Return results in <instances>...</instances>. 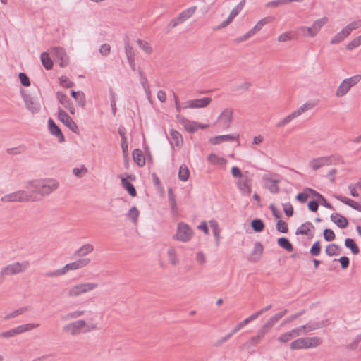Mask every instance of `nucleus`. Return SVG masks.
Here are the masks:
<instances>
[{
    "label": "nucleus",
    "instance_id": "obj_1",
    "mask_svg": "<svg viewBox=\"0 0 361 361\" xmlns=\"http://www.w3.org/2000/svg\"><path fill=\"white\" fill-rule=\"evenodd\" d=\"M59 187V183L56 180H33L30 182V187L27 188L30 195L32 197L37 199L30 200V201H39L45 196L51 194Z\"/></svg>",
    "mask_w": 361,
    "mask_h": 361
},
{
    "label": "nucleus",
    "instance_id": "obj_2",
    "mask_svg": "<svg viewBox=\"0 0 361 361\" xmlns=\"http://www.w3.org/2000/svg\"><path fill=\"white\" fill-rule=\"evenodd\" d=\"M29 266V262L24 261L21 263L15 262L4 267L0 271V283L3 282L4 276L21 273L27 269Z\"/></svg>",
    "mask_w": 361,
    "mask_h": 361
},
{
    "label": "nucleus",
    "instance_id": "obj_3",
    "mask_svg": "<svg viewBox=\"0 0 361 361\" xmlns=\"http://www.w3.org/2000/svg\"><path fill=\"white\" fill-rule=\"evenodd\" d=\"M33 199H37V197H32L30 195V193L27 191L25 190H18L10 194H7L4 195L1 200L3 202H28L30 201V200Z\"/></svg>",
    "mask_w": 361,
    "mask_h": 361
},
{
    "label": "nucleus",
    "instance_id": "obj_4",
    "mask_svg": "<svg viewBox=\"0 0 361 361\" xmlns=\"http://www.w3.org/2000/svg\"><path fill=\"white\" fill-rule=\"evenodd\" d=\"M360 80L361 75H356L343 80L337 88L336 95L338 97L344 96L349 90L358 83Z\"/></svg>",
    "mask_w": 361,
    "mask_h": 361
},
{
    "label": "nucleus",
    "instance_id": "obj_5",
    "mask_svg": "<svg viewBox=\"0 0 361 361\" xmlns=\"http://www.w3.org/2000/svg\"><path fill=\"white\" fill-rule=\"evenodd\" d=\"M97 287L95 283H85L75 285L71 288L68 295L70 297H77L82 293L92 290Z\"/></svg>",
    "mask_w": 361,
    "mask_h": 361
},
{
    "label": "nucleus",
    "instance_id": "obj_6",
    "mask_svg": "<svg viewBox=\"0 0 361 361\" xmlns=\"http://www.w3.org/2000/svg\"><path fill=\"white\" fill-rule=\"evenodd\" d=\"M192 234V230L188 224L180 222L178 224L177 233L174 235V238L182 242H187L191 238Z\"/></svg>",
    "mask_w": 361,
    "mask_h": 361
},
{
    "label": "nucleus",
    "instance_id": "obj_7",
    "mask_svg": "<svg viewBox=\"0 0 361 361\" xmlns=\"http://www.w3.org/2000/svg\"><path fill=\"white\" fill-rule=\"evenodd\" d=\"M328 22L326 17H323L314 21L311 27H302L300 30L304 32L307 37H313L319 31L321 27Z\"/></svg>",
    "mask_w": 361,
    "mask_h": 361
},
{
    "label": "nucleus",
    "instance_id": "obj_8",
    "mask_svg": "<svg viewBox=\"0 0 361 361\" xmlns=\"http://www.w3.org/2000/svg\"><path fill=\"white\" fill-rule=\"evenodd\" d=\"M58 118L72 132L79 134V128L69 115L62 109H58Z\"/></svg>",
    "mask_w": 361,
    "mask_h": 361
},
{
    "label": "nucleus",
    "instance_id": "obj_9",
    "mask_svg": "<svg viewBox=\"0 0 361 361\" xmlns=\"http://www.w3.org/2000/svg\"><path fill=\"white\" fill-rule=\"evenodd\" d=\"M50 52L55 57L56 60L59 61V66L64 68L69 64V56L65 49L62 47H51Z\"/></svg>",
    "mask_w": 361,
    "mask_h": 361
},
{
    "label": "nucleus",
    "instance_id": "obj_10",
    "mask_svg": "<svg viewBox=\"0 0 361 361\" xmlns=\"http://www.w3.org/2000/svg\"><path fill=\"white\" fill-rule=\"evenodd\" d=\"M20 94L25 102L26 108L32 113H37L40 111V104L34 101V98L26 92L23 89L20 90Z\"/></svg>",
    "mask_w": 361,
    "mask_h": 361
},
{
    "label": "nucleus",
    "instance_id": "obj_11",
    "mask_svg": "<svg viewBox=\"0 0 361 361\" xmlns=\"http://www.w3.org/2000/svg\"><path fill=\"white\" fill-rule=\"evenodd\" d=\"M333 157H321L313 159L310 162V166L314 171L318 170L324 166H329L334 163Z\"/></svg>",
    "mask_w": 361,
    "mask_h": 361
},
{
    "label": "nucleus",
    "instance_id": "obj_12",
    "mask_svg": "<svg viewBox=\"0 0 361 361\" xmlns=\"http://www.w3.org/2000/svg\"><path fill=\"white\" fill-rule=\"evenodd\" d=\"M251 182L252 179L247 176H245L240 178L236 184L238 188L243 194L250 195L252 192Z\"/></svg>",
    "mask_w": 361,
    "mask_h": 361
},
{
    "label": "nucleus",
    "instance_id": "obj_13",
    "mask_svg": "<svg viewBox=\"0 0 361 361\" xmlns=\"http://www.w3.org/2000/svg\"><path fill=\"white\" fill-rule=\"evenodd\" d=\"M212 102L211 97H203L201 99H192L188 100L186 102V106H184V109L186 108H191V109H196V108H204L207 106L210 102Z\"/></svg>",
    "mask_w": 361,
    "mask_h": 361
},
{
    "label": "nucleus",
    "instance_id": "obj_14",
    "mask_svg": "<svg viewBox=\"0 0 361 361\" xmlns=\"http://www.w3.org/2000/svg\"><path fill=\"white\" fill-rule=\"evenodd\" d=\"M90 262V259L82 258L73 262L68 263L63 267V271L66 274L70 270H76L82 268Z\"/></svg>",
    "mask_w": 361,
    "mask_h": 361
},
{
    "label": "nucleus",
    "instance_id": "obj_15",
    "mask_svg": "<svg viewBox=\"0 0 361 361\" xmlns=\"http://www.w3.org/2000/svg\"><path fill=\"white\" fill-rule=\"evenodd\" d=\"M315 230L314 225L310 221H306L295 231L296 235H305L308 238H313V232Z\"/></svg>",
    "mask_w": 361,
    "mask_h": 361
},
{
    "label": "nucleus",
    "instance_id": "obj_16",
    "mask_svg": "<svg viewBox=\"0 0 361 361\" xmlns=\"http://www.w3.org/2000/svg\"><path fill=\"white\" fill-rule=\"evenodd\" d=\"M56 97L59 102L63 106V107L68 109L71 114H75V109L73 103L71 99L68 97L67 95L60 91H58L56 92Z\"/></svg>",
    "mask_w": 361,
    "mask_h": 361
},
{
    "label": "nucleus",
    "instance_id": "obj_17",
    "mask_svg": "<svg viewBox=\"0 0 361 361\" xmlns=\"http://www.w3.org/2000/svg\"><path fill=\"white\" fill-rule=\"evenodd\" d=\"M48 128L50 133L56 136L58 138L59 142H63L65 141V137L61 130V128L56 125L52 118L48 120Z\"/></svg>",
    "mask_w": 361,
    "mask_h": 361
},
{
    "label": "nucleus",
    "instance_id": "obj_18",
    "mask_svg": "<svg viewBox=\"0 0 361 361\" xmlns=\"http://www.w3.org/2000/svg\"><path fill=\"white\" fill-rule=\"evenodd\" d=\"M86 322L84 320H77L72 323L68 324L63 326V331L70 332L72 335H75L79 333V331L85 327Z\"/></svg>",
    "mask_w": 361,
    "mask_h": 361
},
{
    "label": "nucleus",
    "instance_id": "obj_19",
    "mask_svg": "<svg viewBox=\"0 0 361 361\" xmlns=\"http://www.w3.org/2000/svg\"><path fill=\"white\" fill-rule=\"evenodd\" d=\"M233 111L232 109H226L218 117V120L223 123L224 128H228L233 121Z\"/></svg>",
    "mask_w": 361,
    "mask_h": 361
},
{
    "label": "nucleus",
    "instance_id": "obj_20",
    "mask_svg": "<svg viewBox=\"0 0 361 361\" xmlns=\"http://www.w3.org/2000/svg\"><path fill=\"white\" fill-rule=\"evenodd\" d=\"M264 250V247L260 242H256L254 248L248 257V261L251 262H257L260 260Z\"/></svg>",
    "mask_w": 361,
    "mask_h": 361
},
{
    "label": "nucleus",
    "instance_id": "obj_21",
    "mask_svg": "<svg viewBox=\"0 0 361 361\" xmlns=\"http://www.w3.org/2000/svg\"><path fill=\"white\" fill-rule=\"evenodd\" d=\"M238 139V135H223L211 137L209 140V142L212 145H219L223 142H233L237 140Z\"/></svg>",
    "mask_w": 361,
    "mask_h": 361
},
{
    "label": "nucleus",
    "instance_id": "obj_22",
    "mask_svg": "<svg viewBox=\"0 0 361 361\" xmlns=\"http://www.w3.org/2000/svg\"><path fill=\"white\" fill-rule=\"evenodd\" d=\"M125 53L128 59V62L130 64L131 69L133 71H136L135 62V53L133 47L130 45L128 42L125 44Z\"/></svg>",
    "mask_w": 361,
    "mask_h": 361
},
{
    "label": "nucleus",
    "instance_id": "obj_23",
    "mask_svg": "<svg viewBox=\"0 0 361 361\" xmlns=\"http://www.w3.org/2000/svg\"><path fill=\"white\" fill-rule=\"evenodd\" d=\"M330 218L331 220L340 228H345L348 226V220L347 218L339 213H332Z\"/></svg>",
    "mask_w": 361,
    "mask_h": 361
},
{
    "label": "nucleus",
    "instance_id": "obj_24",
    "mask_svg": "<svg viewBox=\"0 0 361 361\" xmlns=\"http://www.w3.org/2000/svg\"><path fill=\"white\" fill-rule=\"evenodd\" d=\"M71 96L77 102L79 106L84 109L86 105L85 95L82 91L71 90Z\"/></svg>",
    "mask_w": 361,
    "mask_h": 361
},
{
    "label": "nucleus",
    "instance_id": "obj_25",
    "mask_svg": "<svg viewBox=\"0 0 361 361\" xmlns=\"http://www.w3.org/2000/svg\"><path fill=\"white\" fill-rule=\"evenodd\" d=\"M134 161L140 166L142 167L145 165V158L142 151L140 149H135L132 153Z\"/></svg>",
    "mask_w": 361,
    "mask_h": 361
},
{
    "label": "nucleus",
    "instance_id": "obj_26",
    "mask_svg": "<svg viewBox=\"0 0 361 361\" xmlns=\"http://www.w3.org/2000/svg\"><path fill=\"white\" fill-rule=\"evenodd\" d=\"M94 250V247L90 243L85 244L79 249L75 251L74 257H84L86 255L92 252Z\"/></svg>",
    "mask_w": 361,
    "mask_h": 361
},
{
    "label": "nucleus",
    "instance_id": "obj_27",
    "mask_svg": "<svg viewBox=\"0 0 361 361\" xmlns=\"http://www.w3.org/2000/svg\"><path fill=\"white\" fill-rule=\"evenodd\" d=\"M121 184L131 197H134L137 195V191L135 186L133 183L128 180L127 178H121Z\"/></svg>",
    "mask_w": 361,
    "mask_h": 361
},
{
    "label": "nucleus",
    "instance_id": "obj_28",
    "mask_svg": "<svg viewBox=\"0 0 361 361\" xmlns=\"http://www.w3.org/2000/svg\"><path fill=\"white\" fill-rule=\"evenodd\" d=\"M303 326L305 327V331H310L327 326V320H323L322 322H310Z\"/></svg>",
    "mask_w": 361,
    "mask_h": 361
},
{
    "label": "nucleus",
    "instance_id": "obj_29",
    "mask_svg": "<svg viewBox=\"0 0 361 361\" xmlns=\"http://www.w3.org/2000/svg\"><path fill=\"white\" fill-rule=\"evenodd\" d=\"M279 246L288 252H293L294 250L293 244L286 237H280L277 239Z\"/></svg>",
    "mask_w": 361,
    "mask_h": 361
},
{
    "label": "nucleus",
    "instance_id": "obj_30",
    "mask_svg": "<svg viewBox=\"0 0 361 361\" xmlns=\"http://www.w3.org/2000/svg\"><path fill=\"white\" fill-rule=\"evenodd\" d=\"M290 348L293 350H300V349H307V342L305 341V338H298L293 342H291L290 345Z\"/></svg>",
    "mask_w": 361,
    "mask_h": 361
},
{
    "label": "nucleus",
    "instance_id": "obj_31",
    "mask_svg": "<svg viewBox=\"0 0 361 361\" xmlns=\"http://www.w3.org/2000/svg\"><path fill=\"white\" fill-rule=\"evenodd\" d=\"M41 61L46 70H51L53 68V61L51 59L49 53L47 52H42L41 54Z\"/></svg>",
    "mask_w": 361,
    "mask_h": 361
},
{
    "label": "nucleus",
    "instance_id": "obj_32",
    "mask_svg": "<svg viewBox=\"0 0 361 361\" xmlns=\"http://www.w3.org/2000/svg\"><path fill=\"white\" fill-rule=\"evenodd\" d=\"M39 326V324H26L20 325L16 328H14L16 334H20L22 333L30 331L32 329H34Z\"/></svg>",
    "mask_w": 361,
    "mask_h": 361
},
{
    "label": "nucleus",
    "instance_id": "obj_33",
    "mask_svg": "<svg viewBox=\"0 0 361 361\" xmlns=\"http://www.w3.org/2000/svg\"><path fill=\"white\" fill-rule=\"evenodd\" d=\"M350 35H349V32H346V30L344 28H343V30L341 31H340L339 32H338L331 40V44H338L340 42H341L342 41H343L347 37H348Z\"/></svg>",
    "mask_w": 361,
    "mask_h": 361
},
{
    "label": "nucleus",
    "instance_id": "obj_34",
    "mask_svg": "<svg viewBox=\"0 0 361 361\" xmlns=\"http://www.w3.org/2000/svg\"><path fill=\"white\" fill-rule=\"evenodd\" d=\"M170 135L171 139L174 141L176 146L180 147L183 143V139L181 134L176 130H170Z\"/></svg>",
    "mask_w": 361,
    "mask_h": 361
},
{
    "label": "nucleus",
    "instance_id": "obj_35",
    "mask_svg": "<svg viewBox=\"0 0 361 361\" xmlns=\"http://www.w3.org/2000/svg\"><path fill=\"white\" fill-rule=\"evenodd\" d=\"M341 247L335 243L329 244L325 249V252L329 256H334L340 254Z\"/></svg>",
    "mask_w": 361,
    "mask_h": 361
},
{
    "label": "nucleus",
    "instance_id": "obj_36",
    "mask_svg": "<svg viewBox=\"0 0 361 361\" xmlns=\"http://www.w3.org/2000/svg\"><path fill=\"white\" fill-rule=\"evenodd\" d=\"M345 245L353 255H357L360 252V248L353 238H347L345 240Z\"/></svg>",
    "mask_w": 361,
    "mask_h": 361
},
{
    "label": "nucleus",
    "instance_id": "obj_37",
    "mask_svg": "<svg viewBox=\"0 0 361 361\" xmlns=\"http://www.w3.org/2000/svg\"><path fill=\"white\" fill-rule=\"evenodd\" d=\"M251 228L257 233L262 232L264 229V224L261 219H254L250 223Z\"/></svg>",
    "mask_w": 361,
    "mask_h": 361
},
{
    "label": "nucleus",
    "instance_id": "obj_38",
    "mask_svg": "<svg viewBox=\"0 0 361 361\" xmlns=\"http://www.w3.org/2000/svg\"><path fill=\"white\" fill-rule=\"evenodd\" d=\"M209 224L212 228L213 235L215 238L216 245L218 246L220 240V230L219 228V225L215 220L209 221Z\"/></svg>",
    "mask_w": 361,
    "mask_h": 361
},
{
    "label": "nucleus",
    "instance_id": "obj_39",
    "mask_svg": "<svg viewBox=\"0 0 361 361\" xmlns=\"http://www.w3.org/2000/svg\"><path fill=\"white\" fill-rule=\"evenodd\" d=\"M190 177V171L188 166L185 164L180 165L178 171V178L182 181H186Z\"/></svg>",
    "mask_w": 361,
    "mask_h": 361
},
{
    "label": "nucleus",
    "instance_id": "obj_40",
    "mask_svg": "<svg viewBox=\"0 0 361 361\" xmlns=\"http://www.w3.org/2000/svg\"><path fill=\"white\" fill-rule=\"evenodd\" d=\"M207 161L215 164H225L226 159L224 157H219L216 154L211 153L207 157Z\"/></svg>",
    "mask_w": 361,
    "mask_h": 361
},
{
    "label": "nucleus",
    "instance_id": "obj_41",
    "mask_svg": "<svg viewBox=\"0 0 361 361\" xmlns=\"http://www.w3.org/2000/svg\"><path fill=\"white\" fill-rule=\"evenodd\" d=\"M305 341L307 342V348L317 347L322 343V338L317 336L306 337Z\"/></svg>",
    "mask_w": 361,
    "mask_h": 361
},
{
    "label": "nucleus",
    "instance_id": "obj_42",
    "mask_svg": "<svg viewBox=\"0 0 361 361\" xmlns=\"http://www.w3.org/2000/svg\"><path fill=\"white\" fill-rule=\"evenodd\" d=\"M168 198L171 207V209L173 212H176L177 204L176 201V197L173 193V190L171 188H168Z\"/></svg>",
    "mask_w": 361,
    "mask_h": 361
},
{
    "label": "nucleus",
    "instance_id": "obj_43",
    "mask_svg": "<svg viewBox=\"0 0 361 361\" xmlns=\"http://www.w3.org/2000/svg\"><path fill=\"white\" fill-rule=\"evenodd\" d=\"M286 312L287 310L285 309L284 310L271 317L266 323L271 328L281 318H282L286 314Z\"/></svg>",
    "mask_w": 361,
    "mask_h": 361
},
{
    "label": "nucleus",
    "instance_id": "obj_44",
    "mask_svg": "<svg viewBox=\"0 0 361 361\" xmlns=\"http://www.w3.org/2000/svg\"><path fill=\"white\" fill-rule=\"evenodd\" d=\"M271 184L267 187L270 192L276 194L279 192L280 188L278 185L279 180L272 179L271 178H266Z\"/></svg>",
    "mask_w": 361,
    "mask_h": 361
},
{
    "label": "nucleus",
    "instance_id": "obj_45",
    "mask_svg": "<svg viewBox=\"0 0 361 361\" xmlns=\"http://www.w3.org/2000/svg\"><path fill=\"white\" fill-rule=\"evenodd\" d=\"M139 214H140L139 210L137 209V208L136 207L134 206L129 209V211L127 214V216L129 219L131 220V221L133 223L137 224Z\"/></svg>",
    "mask_w": 361,
    "mask_h": 361
},
{
    "label": "nucleus",
    "instance_id": "obj_46",
    "mask_svg": "<svg viewBox=\"0 0 361 361\" xmlns=\"http://www.w3.org/2000/svg\"><path fill=\"white\" fill-rule=\"evenodd\" d=\"M321 250H322L321 243L319 240H317L312 244V247L310 249L309 252L312 257H317L320 255Z\"/></svg>",
    "mask_w": 361,
    "mask_h": 361
},
{
    "label": "nucleus",
    "instance_id": "obj_47",
    "mask_svg": "<svg viewBox=\"0 0 361 361\" xmlns=\"http://www.w3.org/2000/svg\"><path fill=\"white\" fill-rule=\"evenodd\" d=\"M246 1L245 0H241L238 5L232 9L229 14V17L232 18L233 20L238 15V13L242 11L243 8Z\"/></svg>",
    "mask_w": 361,
    "mask_h": 361
},
{
    "label": "nucleus",
    "instance_id": "obj_48",
    "mask_svg": "<svg viewBox=\"0 0 361 361\" xmlns=\"http://www.w3.org/2000/svg\"><path fill=\"white\" fill-rule=\"evenodd\" d=\"M197 6H191L184 11H183L180 14L182 19H183L185 21L187 20L188 18H190L196 11Z\"/></svg>",
    "mask_w": 361,
    "mask_h": 361
},
{
    "label": "nucleus",
    "instance_id": "obj_49",
    "mask_svg": "<svg viewBox=\"0 0 361 361\" xmlns=\"http://www.w3.org/2000/svg\"><path fill=\"white\" fill-rule=\"evenodd\" d=\"M27 310H28L27 307H20L18 310H16L11 312V313L6 314V316H4V320H8V319H11L12 318L16 317L18 315H20V314H23Z\"/></svg>",
    "mask_w": 361,
    "mask_h": 361
},
{
    "label": "nucleus",
    "instance_id": "obj_50",
    "mask_svg": "<svg viewBox=\"0 0 361 361\" xmlns=\"http://www.w3.org/2000/svg\"><path fill=\"white\" fill-rule=\"evenodd\" d=\"M183 127L185 130H187L189 133H194L197 132V122L196 121H191L188 119L186 123L183 125Z\"/></svg>",
    "mask_w": 361,
    "mask_h": 361
},
{
    "label": "nucleus",
    "instance_id": "obj_51",
    "mask_svg": "<svg viewBox=\"0 0 361 361\" xmlns=\"http://www.w3.org/2000/svg\"><path fill=\"white\" fill-rule=\"evenodd\" d=\"M276 228L279 232L282 233H287L288 231V227L287 224L280 219L276 222Z\"/></svg>",
    "mask_w": 361,
    "mask_h": 361
},
{
    "label": "nucleus",
    "instance_id": "obj_52",
    "mask_svg": "<svg viewBox=\"0 0 361 361\" xmlns=\"http://www.w3.org/2000/svg\"><path fill=\"white\" fill-rule=\"evenodd\" d=\"M310 104H304L302 106H300L298 109L296 111L292 112L290 114H289L290 117L292 120L298 117L299 115L305 112L308 108H310Z\"/></svg>",
    "mask_w": 361,
    "mask_h": 361
},
{
    "label": "nucleus",
    "instance_id": "obj_53",
    "mask_svg": "<svg viewBox=\"0 0 361 361\" xmlns=\"http://www.w3.org/2000/svg\"><path fill=\"white\" fill-rule=\"evenodd\" d=\"M323 236L326 241L330 242L335 239L334 232L330 228H325L323 231Z\"/></svg>",
    "mask_w": 361,
    "mask_h": 361
},
{
    "label": "nucleus",
    "instance_id": "obj_54",
    "mask_svg": "<svg viewBox=\"0 0 361 361\" xmlns=\"http://www.w3.org/2000/svg\"><path fill=\"white\" fill-rule=\"evenodd\" d=\"M270 329L271 327L267 323H265L262 326V327L258 330L257 334L256 336L259 340H261L269 332Z\"/></svg>",
    "mask_w": 361,
    "mask_h": 361
},
{
    "label": "nucleus",
    "instance_id": "obj_55",
    "mask_svg": "<svg viewBox=\"0 0 361 361\" xmlns=\"http://www.w3.org/2000/svg\"><path fill=\"white\" fill-rule=\"evenodd\" d=\"M260 340L257 336H252L244 343V346L247 349H250L252 346L257 345L259 343Z\"/></svg>",
    "mask_w": 361,
    "mask_h": 361
},
{
    "label": "nucleus",
    "instance_id": "obj_56",
    "mask_svg": "<svg viewBox=\"0 0 361 361\" xmlns=\"http://www.w3.org/2000/svg\"><path fill=\"white\" fill-rule=\"evenodd\" d=\"M185 22L183 19L180 17V14H178L176 18H173L168 25L169 29H173L176 27L178 25L183 23Z\"/></svg>",
    "mask_w": 361,
    "mask_h": 361
},
{
    "label": "nucleus",
    "instance_id": "obj_57",
    "mask_svg": "<svg viewBox=\"0 0 361 361\" xmlns=\"http://www.w3.org/2000/svg\"><path fill=\"white\" fill-rule=\"evenodd\" d=\"M360 45H361V41L358 37H357L346 44L345 49L348 51H350L354 48L359 47Z\"/></svg>",
    "mask_w": 361,
    "mask_h": 361
},
{
    "label": "nucleus",
    "instance_id": "obj_58",
    "mask_svg": "<svg viewBox=\"0 0 361 361\" xmlns=\"http://www.w3.org/2000/svg\"><path fill=\"white\" fill-rule=\"evenodd\" d=\"M137 43L146 53L151 54L152 52V48L149 46V44L147 42H144L140 39L137 40Z\"/></svg>",
    "mask_w": 361,
    "mask_h": 361
},
{
    "label": "nucleus",
    "instance_id": "obj_59",
    "mask_svg": "<svg viewBox=\"0 0 361 361\" xmlns=\"http://www.w3.org/2000/svg\"><path fill=\"white\" fill-rule=\"evenodd\" d=\"M334 261H338L342 269H346L350 264V259L346 256H342L339 259H334Z\"/></svg>",
    "mask_w": 361,
    "mask_h": 361
},
{
    "label": "nucleus",
    "instance_id": "obj_60",
    "mask_svg": "<svg viewBox=\"0 0 361 361\" xmlns=\"http://www.w3.org/2000/svg\"><path fill=\"white\" fill-rule=\"evenodd\" d=\"M283 212L288 217L293 216L294 210L292 204L290 202L283 204Z\"/></svg>",
    "mask_w": 361,
    "mask_h": 361
},
{
    "label": "nucleus",
    "instance_id": "obj_61",
    "mask_svg": "<svg viewBox=\"0 0 361 361\" xmlns=\"http://www.w3.org/2000/svg\"><path fill=\"white\" fill-rule=\"evenodd\" d=\"M20 83L25 87H29L30 85V80L29 77L25 73H20L18 75Z\"/></svg>",
    "mask_w": 361,
    "mask_h": 361
},
{
    "label": "nucleus",
    "instance_id": "obj_62",
    "mask_svg": "<svg viewBox=\"0 0 361 361\" xmlns=\"http://www.w3.org/2000/svg\"><path fill=\"white\" fill-rule=\"evenodd\" d=\"M258 30H255V27H253L250 30H249L247 33H245L244 35L241 36L238 39V42H241L243 41H245L248 39L250 37L254 35L256 32H257Z\"/></svg>",
    "mask_w": 361,
    "mask_h": 361
},
{
    "label": "nucleus",
    "instance_id": "obj_63",
    "mask_svg": "<svg viewBox=\"0 0 361 361\" xmlns=\"http://www.w3.org/2000/svg\"><path fill=\"white\" fill-rule=\"evenodd\" d=\"M258 30H255V27H253L250 30H249L247 33H245L244 35L241 36L238 39V42H241L243 41H245L248 39L250 37L254 35L256 32H257Z\"/></svg>",
    "mask_w": 361,
    "mask_h": 361
},
{
    "label": "nucleus",
    "instance_id": "obj_64",
    "mask_svg": "<svg viewBox=\"0 0 361 361\" xmlns=\"http://www.w3.org/2000/svg\"><path fill=\"white\" fill-rule=\"evenodd\" d=\"M59 82L61 86L66 87L67 88H71L74 86V83L69 80L68 78L66 76H61L59 78Z\"/></svg>",
    "mask_w": 361,
    "mask_h": 361
}]
</instances>
